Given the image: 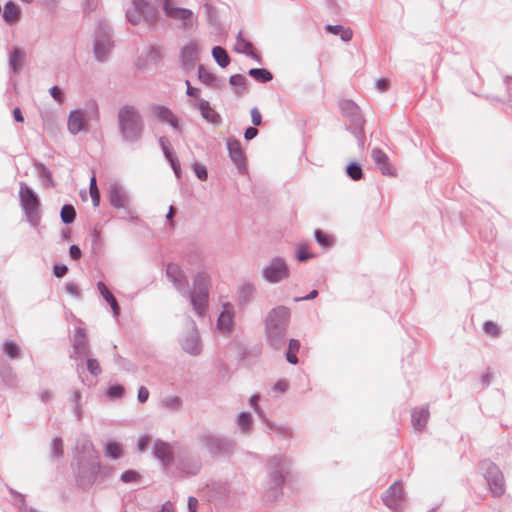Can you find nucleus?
Returning <instances> with one entry per match:
<instances>
[{
  "label": "nucleus",
  "mask_w": 512,
  "mask_h": 512,
  "mask_svg": "<svg viewBox=\"0 0 512 512\" xmlns=\"http://www.w3.org/2000/svg\"><path fill=\"white\" fill-rule=\"evenodd\" d=\"M483 330L487 335L498 337L501 333L499 326L493 321H486L483 324Z\"/></svg>",
  "instance_id": "obj_51"
},
{
  "label": "nucleus",
  "mask_w": 512,
  "mask_h": 512,
  "mask_svg": "<svg viewBox=\"0 0 512 512\" xmlns=\"http://www.w3.org/2000/svg\"><path fill=\"white\" fill-rule=\"evenodd\" d=\"M99 119L100 112L97 102L89 100L85 103L83 109H75L69 113L67 121L68 130L73 135L82 131L87 132L89 123H97Z\"/></svg>",
  "instance_id": "obj_5"
},
{
  "label": "nucleus",
  "mask_w": 512,
  "mask_h": 512,
  "mask_svg": "<svg viewBox=\"0 0 512 512\" xmlns=\"http://www.w3.org/2000/svg\"><path fill=\"white\" fill-rule=\"evenodd\" d=\"M240 432L244 435H249L252 431L253 420L248 412H240L235 420Z\"/></svg>",
  "instance_id": "obj_34"
},
{
  "label": "nucleus",
  "mask_w": 512,
  "mask_h": 512,
  "mask_svg": "<svg viewBox=\"0 0 512 512\" xmlns=\"http://www.w3.org/2000/svg\"><path fill=\"white\" fill-rule=\"evenodd\" d=\"M0 376L6 385L10 387L17 385L16 375L9 366L0 367Z\"/></svg>",
  "instance_id": "obj_40"
},
{
  "label": "nucleus",
  "mask_w": 512,
  "mask_h": 512,
  "mask_svg": "<svg viewBox=\"0 0 512 512\" xmlns=\"http://www.w3.org/2000/svg\"><path fill=\"white\" fill-rule=\"evenodd\" d=\"M234 308L230 303L222 305V311L217 320V328L224 333H229L233 328Z\"/></svg>",
  "instance_id": "obj_21"
},
{
  "label": "nucleus",
  "mask_w": 512,
  "mask_h": 512,
  "mask_svg": "<svg viewBox=\"0 0 512 512\" xmlns=\"http://www.w3.org/2000/svg\"><path fill=\"white\" fill-rule=\"evenodd\" d=\"M179 344L182 350L191 355L199 356L202 353L203 345L196 323L188 318L186 330L179 337Z\"/></svg>",
  "instance_id": "obj_12"
},
{
  "label": "nucleus",
  "mask_w": 512,
  "mask_h": 512,
  "mask_svg": "<svg viewBox=\"0 0 512 512\" xmlns=\"http://www.w3.org/2000/svg\"><path fill=\"white\" fill-rule=\"evenodd\" d=\"M315 239L319 245L322 247H328L330 245V238L328 235L323 233L321 230H315L314 232Z\"/></svg>",
  "instance_id": "obj_57"
},
{
  "label": "nucleus",
  "mask_w": 512,
  "mask_h": 512,
  "mask_svg": "<svg viewBox=\"0 0 512 512\" xmlns=\"http://www.w3.org/2000/svg\"><path fill=\"white\" fill-rule=\"evenodd\" d=\"M117 124L123 143L133 145L141 141L145 132V122L136 106H121L117 112Z\"/></svg>",
  "instance_id": "obj_2"
},
{
  "label": "nucleus",
  "mask_w": 512,
  "mask_h": 512,
  "mask_svg": "<svg viewBox=\"0 0 512 512\" xmlns=\"http://www.w3.org/2000/svg\"><path fill=\"white\" fill-rule=\"evenodd\" d=\"M76 468L74 474L77 486L86 490L93 486L99 474L103 477H108L112 468L108 466H101L99 459L90 458V460H74Z\"/></svg>",
  "instance_id": "obj_4"
},
{
  "label": "nucleus",
  "mask_w": 512,
  "mask_h": 512,
  "mask_svg": "<svg viewBox=\"0 0 512 512\" xmlns=\"http://www.w3.org/2000/svg\"><path fill=\"white\" fill-rule=\"evenodd\" d=\"M382 500L390 510L402 512L406 503L402 483L400 481L394 482L385 491Z\"/></svg>",
  "instance_id": "obj_16"
},
{
  "label": "nucleus",
  "mask_w": 512,
  "mask_h": 512,
  "mask_svg": "<svg viewBox=\"0 0 512 512\" xmlns=\"http://www.w3.org/2000/svg\"><path fill=\"white\" fill-rule=\"evenodd\" d=\"M152 112L156 117H158L163 122L171 121L172 118L175 116V114L170 108L163 105H153Z\"/></svg>",
  "instance_id": "obj_38"
},
{
  "label": "nucleus",
  "mask_w": 512,
  "mask_h": 512,
  "mask_svg": "<svg viewBox=\"0 0 512 512\" xmlns=\"http://www.w3.org/2000/svg\"><path fill=\"white\" fill-rule=\"evenodd\" d=\"M107 396L111 399H120L125 394V388L122 385H112L107 390Z\"/></svg>",
  "instance_id": "obj_49"
},
{
  "label": "nucleus",
  "mask_w": 512,
  "mask_h": 512,
  "mask_svg": "<svg viewBox=\"0 0 512 512\" xmlns=\"http://www.w3.org/2000/svg\"><path fill=\"white\" fill-rule=\"evenodd\" d=\"M268 428L271 432L283 438H291L293 434L292 429L289 426L270 423L268 424Z\"/></svg>",
  "instance_id": "obj_42"
},
{
  "label": "nucleus",
  "mask_w": 512,
  "mask_h": 512,
  "mask_svg": "<svg viewBox=\"0 0 512 512\" xmlns=\"http://www.w3.org/2000/svg\"><path fill=\"white\" fill-rule=\"evenodd\" d=\"M193 171L199 180H201V181L207 180L208 171L204 165L195 162L193 164Z\"/></svg>",
  "instance_id": "obj_54"
},
{
  "label": "nucleus",
  "mask_w": 512,
  "mask_h": 512,
  "mask_svg": "<svg viewBox=\"0 0 512 512\" xmlns=\"http://www.w3.org/2000/svg\"><path fill=\"white\" fill-rule=\"evenodd\" d=\"M290 316V309L282 305L267 313L264 321L265 333L268 343L275 349H280L285 344Z\"/></svg>",
  "instance_id": "obj_3"
},
{
  "label": "nucleus",
  "mask_w": 512,
  "mask_h": 512,
  "mask_svg": "<svg viewBox=\"0 0 512 512\" xmlns=\"http://www.w3.org/2000/svg\"><path fill=\"white\" fill-rule=\"evenodd\" d=\"M177 469L187 476H195L202 469L201 457L184 450L177 456Z\"/></svg>",
  "instance_id": "obj_17"
},
{
  "label": "nucleus",
  "mask_w": 512,
  "mask_h": 512,
  "mask_svg": "<svg viewBox=\"0 0 512 512\" xmlns=\"http://www.w3.org/2000/svg\"><path fill=\"white\" fill-rule=\"evenodd\" d=\"M306 245H299L296 252V257L298 261H306L312 257L311 254L308 253Z\"/></svg>",
  "instance_id": "obj_59"
},
{
  "label": "nucleus",
  "mask_w": 512,
  "mask_h": 512,
  "mask_svg": "<svg viewBox=\"0 0 512 512\" xmlns=\"http://www.w3.org/2000/svg\"><path fill=\"white\" fill-rule=\"evenodd\" d=\"M74 349L81 356L89 355V345L86 337L85 330L82 328L76 329V335L74 338Z\"/></svg>",
  "instance_id": "obj_31"
},
{
  "label": "nucleus",
  "mask_w": 512,
  "mask_h": 512,
  "mask_svg": "<svg viewBox=\"0 0 512 512\" xmlns=\"http://www.w3.org/2000/svg\"><path fill=\"white\" fill-rule=\"evenodd\" d=\"M9 492L11 495L16 496L18 498L19 502L21 503V506H20L21 512H40V511L36 510L35 508L26 505L25 496L23 494L18 493L17 491H15L11 488L9 489Z\"/></svg>",
  "instance_id": "obj_50"
},
{
  "label": "nucleus",
  "mask_w": 512,
  "mask_h": 512,
  "mask_svg": "<svg viewBox=\"0 0 512 512\" xmlns=\"http://www.w3.org/2000/svg\"><path fill=\"white\" fill-rule=\"evenodd\" d=\"M37 171H38L39 177L43 181L52 182L51 172H50V170L46 166H44L43 164L38 165L37 166Z\"/></svg>",
  "instance_id": "obj_58"
},
{
  "label": "nucleus",
  "mask_w": 512,
  "mask_h": 512,
  "mask_svg": "<svg viewBox=\"0 0 512 512\" xmlns=\"http://www.w3.org/2000/svg\"><path fill=\"white\" fill-rule=\"evenodd\" d=\"M49 93L52 96V98L54 100H56L58 103L61 104L63 102V100H64L63 93H62V90L58 86H52L49 89Z\"/></svg>",
  "instance_id": "obj_60"
},
{
  "label": "nucleus",
  "mask_w": 512,
  "mask_h": 512,
  "mask_svg": "<svg viewBox=\"0 0 512 512\" xmlns=\"http://www.w3.org/2000/svg\"><path fill=\"white\" fill-rule=\"evenodd\" d=\"M140 479V475L134 470H127L120 476V480L123 483H134Z\"/></svg>",
  "instance_id": "obj_53"
},
{
  "label": "nucleus",
  "mask_w": 512,
  "mask_h": 512,
  "mask_svg": "<svg viewBox=\"0 0 512 512\" xmlns=\"http://www.w3.org/2000/svg\"><path fill=\"white\" fill-rule=\"evenodd\" d=\"M289 388V383L285 379H281L277 381L274 386L273 390L279 393H285Z\"/></svg>",
  "instance_id": "obj_62"
},
{
  "label": "nucleus",
  "mask_w": 512,
  "mask_h": 512,
  "mask_svg": "<svg viewBox=\"0 0 512 512\" xmlns=\"http://www.w3.org/2000/svg\"><path fill=\"white\" fill-rule=\"evenodd\" d=\"M198 47L195 43L184 46L181 50V59L186 67H192L197 60Z\"/></svg>",
  "instance_id": "obj_32"
},
{
  "label": "nucleus",
  "mask_w": 512,
  "mask_h": 512,
  "mask_svg": "<svg viewBox=\"0 0 512 512\" xmlns=\"http://www.w3.org/2000/svg\"><path fill=\"white\" fill-rule=\"evenodd\" d=\"M19 197L27 221L31 226L37 227L41 221L40 200L37 194L27 184L21 182Z\"/></svg>",
  "instance_id": "obj_8"
},
{
  "label": "nucleus",
  "mask_w": 512,
  "mask_h": 512,
  "mask_svg": "<svg viewBox=\"0 0 512 512\" xmlns=\"http://www.w3.org/2000/svg\"><path fill=\"white\" fill-rule=\"evenodd\" d=\"M76 457L74 460L99 459L98 452L94 449L92 442L86 438L78 441L76 444Z\"/></svg>",
  "instance_id": "obj_22"
},
{
  "label": "nucleus",
  "mask_w": 512,
  "mask_h": 512,
  "mask_svg": "<svg viewBox=\"0 0 512 512\" xmlns=\"http://www.w3.org/2000/svg\"><path fill=\"white\" fill-rule=\"evenodd\" d=\"M340 109L345 117L350 121L349 129L355 136L360 146L364 145V119L360 113L359 107L351 100L340 102Z\"/></svg>",
  "instance_id": "obj_11"
},
{
  "label": "nucleus",
  "mask_w": 512,
  "mask_h": 512,
  "mask_svg": "<svg viewBox=\"0 0 512 512\" xmlns=\"http://www.w3.org/2000/svg\"><path fill=\"white\" fill-rule=\"evenodd\" d=\"M161 407L170 411H178L182 407V400L179 396H166L161 400Z\"/></svg>",
  "instance_id": "obj_39"
},
{
  "label": "nucleus",
  "mask_w": 512,
  "mask_h": 512,
  "mask_svg": "<svg viewBox=\"0 0 512 512\" xmlns=\"http://www.w3.org/2000/svg\"><path fill=\"white\" fill-rule=\"evenodd\" d=\"M201 449L207 451L212 457L228 456L235 451L236 442L234 439L204 431L197 437Z\"/></svg>",
  "instance_id": "obj_6"
},
{
  "label": "nucleus",
  "mask_w": 512,
  "mask_h": 512,
  "mask_svg": "<svg viewBox=\"0 0 512 512\" xmlns=\"http://www.w3.org/2000/svg\"><path fill=\"white\" fill-rule=\"evenodd\" d=\"M2 16L6 23H15L20 19V9L13 1H8L4 5Z\"/></svg>",
  "instance_id": "obj_33"
},
{
  "label": "nucleus",
  "mask_w": 512,
  "mask_h": 512,
  "mask_svg": "<svg viewBox=\"0 0 512 512\" xmlns=\"http://www.w3.org/2000/svg\"><path fill=\"white\" fill-rule=\"evenodd\" d=\"M104 453L108 458L119 459L122 456V447L115 441H108L104 446Z\"/></svg>",
  "instance_id": "obj_37"
},
{
  "label": "nucleus",
  "mask_w": 512,
  "mask_h": 512,
  "mask_svg": "<svg viewBox=\"0 0 512 512\" xmlns=\"http://www.w3.org/2000/svg\"><path fill=\"white\" fill-rule=\"evenodd\" d=\"M97 288H98V291L99 293L101 294V296L106 300V302L110 305L111 307V310L113 312V316L115 318H118V316L120 315V306L116 300V298L114 297V295L110 292V290L108 289V287L105 285L104 282L102 281H99L97 283Z\"/></svg>",
  "instance_id": "obj_29"
},
{
  "label": "nucleus",
  "mask_w": 512,
  "mask_h": 512,
  "mask_svg": "<svg viewBox=\"0 0 512 512\" xmlns=\"http://www.w3.org/2000/svg\"><path fill=\"white\" fill-rule=\"evenodd\" d=\"M260 396L258 394H254L249 399V405L253 408L254 412L260 417L264 418V412L259 406Z\"/></svg>",
  "instance_id": "obj_55"
},
{
  "label": "nucleus",
  "mask_w": 512,
  "mask_h": 512,
  "mask_svg": "<svg viewBox=\"0 0 512 512\" xmlns=\"http://www.w3.org/2000/svg\"><path fill=\"white\" fill-rule=\"evenodd\" d=\"M51 455L55 458H59L63 455V441L59 437H55L51 445Z\"/></svg>",
  "instance_id": "obj_52"
},
{
  "label": "nucleus",
  "mask_w": 512,
  "mask_h": 512,
  "mask_svg": "<svg viewBox=\"0 0 512 512\" xmlns=\"http://www.w3.org/2000/svg\"><path fill=\"white\" fill-rule=\"evenodd\" d=\"M262 278L269 284L280 283L290 276V269L282 257H273L263 268Z\"/></svg>",
  "instance_id": "obj_13"
},
{
  "label": "nucleus",
  "mask_w": 512,
  "mask_h": 512,
  "mask_svg": "<svg viewBox=\"0 0 512 512\" xmlns=\"http://www.w3.org/2000/svg\"><path fill=\"white\" fill-rule=\"evenodd\" d=\"M154 456L162 463L164 468L169 467L173 460V450L169 443L157 439L153 445Z\"/></svg>",
  "instance_id": "obj_20"
},
{
  "label": "nucleus",
  "mask_w": 512,
  "mask_h": 512,
  "mask_svg": "<svg viewBox=\"0 0 512 512\" xmlns=\"http://www.w3.org/2000/svg\"><path fill=\"white\" fill-rule=\"evenodd\" d=\"M198 79L212 88H219L223 85L222 80L208 71L203 65L198 66Z\"/></svg>",
  "instance_id": "obj_30"
},
{
  "label": "nucleus",
  "mask_w": 512,
  "mask_h": 512,
  "mask_svg": "<svg viewBox=\"0 0 512 512\" xmlns=\"http://www.w3.org/2000/svg\"><path fill=\"white\" fill-rule=\"evenodd\" d=\"M372 159L383 175L392 176L393 169L388 163V156L379 148H375L371 153Z\"/></svg>",
  "instance_id": "obj_26"
},
{
  "label": "nucleus",
  "mask_w": 512,
  "mask_h": 512,
  "mask_svg": "<svg viewBox=\"0 0 512 512\" xmlns=\"http://www.w3.org/2000/svg\"><path fill=\"white\" fill-rule=\"evenodd\" d=\"M87 369L93 376H98L101 373L99 362L94 358L87 359Z\"/></svg>",
  "instance_id": "obj_56"
},
{
  "label": "nucleus",
  "mask_w": 512,
  "mask_h": 512,
  "mask_svg": "<svg viewBox=\"0 0 512 512\" xmlns=\"http://www.w3.org/2000/svg\"><path fill=\"white\" fill-rule=\"evenodd\" d=\"M132 7L127 9L126 18L132 25L140 23L142 17L149 22L155 20V12L145 0H131Z\"/></svg>",
  "instance_id": "obj_15"
},
{
  "label": "nucleus",
  "mask_w": 512,
  "mask_h": 512,
  "mask_svg": "<svg viewBox=\"0 0 512 512\" xmlns=\"http://www.w3.org/2000/svg\"><path fill=\"white\" fill-rule=\"evenodd\" d=\"M60 217L64 224L73 223L76 217L74 207L70 204L63 205L60 211Z\"/></svg>",
  "instance_id": "obj_41"
},
{
  "label": "nucleus",
  "mask_w": 512,
  "mask_h": 512,
  "mask_svg": "<svg viewBox=\"0 0 512 512\" xmlns=\"http://www.w3.org/2000/svg\"><path fill=\"white\" fill-rule=\"evenodd\" d=\"M159 145L163 151V154L165 156V158L171 162V160H174L176 159V157H174L171 149H170V142L168 141V139L164 136H161L159 138Z\"/></svg>",
  "instance_id": "obj_48"
},
{
  "label": "nucleus",
  "mask_w": 512,
  "mask_h": 512,
  "mask_svg": "<svg viewBox=\"0 0 512 512\" xmlns=\"http://www.w3.org/2000/svg\"><path fill=\"white\" fill-rule=\"evenodd\" d=\"M479 468L487 481L492 496L496 498L501 497L506 491V486L500 468L489 459L482 460L479 464Z\"/></svg>",
  "instance_id": "obj_10"
},
{
  "label": "nucleus",
  "mask_w": 512,
  "mask_h": 512,
  "mask_svg": "<svg viewBox=\"0 0 512 512\" xmlns=\"http://www.w3.org/2000/svg\"><path fill=\"white\" fill-rule=\"evenodd\" d=\"M25 60V51L19 47L14 46L8 55V65L12 73H18Z\"/></svg>",
  "instance_id": "obj_25"
},
{
  "label": "nucleus",
  "mask_w": 512,
  "mask_h": 512,
  "mask_svg": "<svg viewBox=\"0 0 512 512\" xmlns=\"http://www.w3.org/2000/svg\"><path fill=\"white\" fill-rule=\"evenodd\" d=\"M234 50L237 53L245 54L253 58L254 60L260 62V56L254 51L253 44L250 41L243 38L241 31L238 32V35L236 37Z\"/></svg>",
  "instance_id": "obj_24"
},
{
  "label": "nucleus",
  "mask_w": 512,
  "mask_h": 512,
  "mask_svg": "<svg viewBox=\"0 0 512 512\" xmlns=\"http://www.w3.org/2000/svg\"><path fill=\"white\" fill-rule=\"evenodd\" d=\"M212 56L216 63L222 68L227 67L230 63V56L228 55L227 51L221 46L213 47Z\"/></svg>",
  "instance_id": "obj_35"
},
{
  "label": "nucleus",
  "mask_w": 512,
  "mask_h": 512,
  "mask_svg": "<svg viewBox=\"0 0 512 512\" xmlns=\"http://www.w3.org/2000/svg\"><path fill=\"white\" fill-rule=\"evenodd\" d=\"M3 350L11 358H17L20 355L21 349L17 343L11 340H6L3 344Z\"/></svg>",
  "instance_id": "obj_44"
},
{
  "label": "nucleus",
  "mask_w": 512,
  "mask_h": 512,
  "mask_svg": "<svg viewBox=\"0 0 512 512\" xmlns=\"http://www.w3.org/2000/svg\"><path fill=\"white\" fill-rule=\"evenodd\" d=\"M65 290L68 294L72 295L73 297L80 298L81 296L78 286L73 282H68L65 285Z\"/></svg>",
  "instance_id": "obj_61"
},
{
  "label": "nucleus",
  "mask_w": 512,
  "mask_h": 512,
  "mask_svg": "<svg viewBox=\"0 0 512 512\" xmlns=\"http://www.w3.org/2000/svg\"><path fill=\"white\" fill-rule=\"evenodd\" d=\"M429 418L427 407L414 408L411 412V421L415 430L421 431L425 428Z\"/></svg>",
  "instance_id": "obj_28"
},
{
  "label": "nucleus",
  "mask_w": 512,
  "mask_h": 512,
  "mask_svg": "<svg viewBox=\"0 0 512 512\" xmlns=\"http://www.w3.org/2000/svg\"><path fill=\"white\" fill-rule=\"evenodd\" d=\"M163 10L167 17L182 21L184 29H191L194 24V14L190 9L163 5Z\"/></svg>",
  "instance_id": "obj_19"
},
{
  "label": "nucleus",
  "mask_w": 512,
  "mask_h": 512,
  "mask_svg": "<svg viewBox=\"0 0 512 512\" xmlns=\"http://www.w3.org/2000/svg\"><path fill=\"white\" fill-rule=\"evenodd\" d=\"M71 402L74 406V414L77 418V420H81L82 418V409H81V393L78 390H75L72 392L70 397Z\"/></svg>",
  "instance_id": "obj_45"
},
{
  "label": "nucleus",
  "mask_w": 512,
  "mask_h": 512,
  "mask_svg": "<svg viewBox=\"0 0 512 512\" xmlns=\"http://www.w3.org/2000/svg\"><path fill=\"white\" fill-rule=\"evenodd\" d=\"M248 74L260 83H267L273 78L271 72L265 68H252L248 71Z\"/></svg>",
  "instance_id": "obj_36"
},
{
  "label": "nucleus",
  "mask_w": 512,
  "mask_h": 512,
  "mask_svg": "<svg viewBox=\"0 0 512 512\" xmlns=\"http://www.w3.org/2000/svg\"><path fill=\"white\" fill-rule=\"evenodd\" d=\"M197 106L203 119H205L208 123L214 126L220 125V114L214 108L211 107L210 103L207 100L201 99L197 103Z\"/></svg>",
  "instance_id": "obj_23"
},
{
  "label": "nucleus",
  "mask_w": 512,
  "mask_h": 512,
  "mask_svg": "<svg viewBox=\"0 0 512 512\" xmlns=\"http://www.w3.org/2000/svg\"><path fill=\"white\" fill-rule=\"evenodd\" d=\"M227 150L229 158L237 167L238 172L245 174L247 172V164L240 141L235 138H229L227 140Z\"/></svg>",
  "instance_id": "obj_18"
},
{
  "label": "nucleus",
  "mask_w": 512,
  "mask_h": 512,
  "mask_svg": "<svg viewBox=\"0 0 512 512\" xmlns=\"http://www.w3.org/2000/svg\"><path fill=\"white\" fill-rule=\"evenodd\" d=\"M113 47L110 26L104 21H99L96 25L93 45L96 60L99 62L107 61Z\"/></svg>",
  "instance_id": "obj_9"
},
{
  "label": "nucleus",
  "mask_w": 512,
  "mask_h": 512,
  "mask_svg": "<svg viewBox=\"0 0 512 512\" xmlns=\"http://www.w3.org/2000/svg\"><path fill=\"white\" fill-rule=\"evenodd\" d=\"M67 271H68V268H67V266H66V265H64V264H61V265L56 264V265H54V267H53V273H54V275H55L57 278H61V277H63V276L67 273Z\"/></svg>",
  "instance_id": "obj_64"
},
{
  "label": "nucleus",
  "mask_w": 512,
  "mask_h": 512,
  "mask_svg": "<svg viewBox=\"0 0 512 512\" xmlns=\"http://www.w3.org/2000/svg\"><path fill=\"white\" fill-rule=\"evenodd\" d=\"M109 200L110 204L117 209H123L122 219L129 221H136L138 217L134 214L132 209L129 207V197L124 188L117 184H111L109 187Z\"/></svg>",
  "instance_id": "obj_14"
},
{
  "label": "nucleus",
  "mask_w": 512,
  "mask_h": 512,
  "mask_svg": "<svg viewBox=\"0 0 512 512\" xmlns=\"http://www.w3.org/2000/svg\"><path fill=\"white\" fill-rule=\"evenodd\" d=\"M256 288L253 283H243L237 291L238 303L240 306H246L250 304L254 298Z\"/></svg>",
  "instance_id": "obj_27"
},
{
  "label": "nucleus",
  "mask_w": 512,
  "mask_h": 512,
  "mask_svg": "<svg viewBox=\"0 0 512 512\" xmlns=\"http://www.w3.org/2000/svg\"><path fill=\"white\" fill-rule=\"evenodd\" d=\"M229 83L238 88L239 90L237 93H243L245 91V85H246V78L241 74H234L230 76Z\"/></svg>",
  "instance_id": "obj_47"
},
{
  "label": "nucleus",
  "mask_w": 512,
  "mask_h": 512,
  "mask_svg": "<svg viewBox=\"0 0 512 512\" xmlns=\"http://www.w3.org/2000/svg\"><path fill=\"white\" fill-rule=\"evenodd\" d=\"M89 189H90V196L92 199L93 206L97 207L100 203V192L97 187L95 175H93L90 179Z\"/></svg>",
  "instance_id": "obj_46"
},
{
  "label": "nucleus",
  "mask_w": 512,
  "mask_h": 512,
  "mask_svg": "<svg viewBox=\"0 0 512 512\" xmlns=\"http://www.w3.org/2000/svg\"><path fill=\"white\" fill-rule=\"evenodd\" d=\"M251 121L254 126H259L262 123V116L258 108L251 109Z\"/></svg>",
  "instance_id": "obj_63"
},
{
  "label": "nucleus",
  "mask_w": 512,
  "mask_h": 512,
  "mask_svg": "<svg viewBox=\"0 0 512 512\" xmlns=\"http://www.w3.org/2000/svg\"><path fill=\"white\" fill-rule=\"evenodd\" d=\"M346 173L354 181L360 180L363 176L362 168L357 162H351L346 168Z\"/></svg>",
  "instance_id": "obj_43"
},
{
  "label": "nucleus",
  "mask_w": 512,
  "mask_h": 512,
  "mask_svg": "<svg viewBox=\"0 0 512 512\" xmlns=\"http://www.w3.org/2000/svg\"><path fill=\"white\" fill-rule=\"evenodd\" d=\"M166 276L172 282L175 289L189 299L193 311L204 317L208 308L210 276L207 272H197L193 277V288L189 290L186 274L179 265L169 263L166 268Z\"/></svg>",
  "instance_id": "obj_1"
},
{
  "label": "nucleus",
  "mask_w": 512,
  "mask_h": 512,
  "mask_svg": "<svg viewBox=\"0 0 512 512\" xmlns=\"http://www.w3.org/2000/svg\"><path fill=\"white\" fill-rule=\"evenodd\" d=\"M291 460L285 455H274L268 459L266 468L268 472V488L274 491L273 497L277 498L285 483V475L289 472Z\"/></svg>",
  "instance_id": "obj_7"
}]
</instances>
